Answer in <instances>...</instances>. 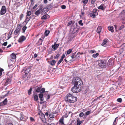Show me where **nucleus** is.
<instances>
[{
  "mask_svg": "<svg viewBox=\"0 0 125 125\" xmlns=\"http://www.w3.org/2000/svg\"><path fill=\"white\" fill-rule=\"evenodd\" d=\"M7 100L6 99H4V101L2 102L5 105H6L7 104Z\"/></svg>",
  "mask_w": 125,
  "mask_h": 125,
  "instance_id": "obj_35",
  "label": "nucleus"
},
{
  "mask_svg": "<svg viewBox=\"0 0 125 125\" xmlns=\"http://www.w3.org/2000/svg\"><path fill=\"white\" fill-rule=\"evenodd\" d=\"M91 113L90 111H88L86 112L85 113V114L86 115H88Z\"/></svg>",
  "mask_w": 125,
  "mask_h": 125,
  "instance_id": "obj_37",
  "label": "nucleus"
},
{
  "mask_svg": "<svg viewBox=\"0 0 125 125\" xmlns=\"http://www.w3.org/2000/svg\"><path fill=\"white\" fill-rule=\"evenodd\" d=\"M65 57V54H63L61 57V59L63 60V59Z\"/></svg>",
  "mask_w": 125,
  "mask_h": 125,
  "instance_id": "obj_55",
  "label": "nucleus"
},
{
  "mask_svg": "<svg viewBox=\"0 0 125 125\" xmlns=\"http://www.w3.org/2000/svg\"><path fill=\"white\" fill-rule=\"evenodd\" d=\"M45 91V89L44 88H42L41 89L40 92L41 93H43Z\"/></svg>",
  "mask_w": 125,
  "mask_h": 125,
  "instance_id": "obj_44",
  "label": "nucleus"
},
{
  "mask_svg": "<svg viewBox=\"0 0 125 125\" xmlns=\"http://www.w3.org/2000/svg\"><path fill=\"white\" fill-rule=\"evenodd\" d=\"M21 26L20 25H18L17 27V28L16 30L19 31H20L21 28Z\"/></svg>",
  "mask_w": 125,
  "mask_h": 125,
  "instance_id": "obj_23",
  "label": "nucleus"
},
{
  "mask_svg": "<svg viewBox=\"0 0 125 125\" xmlns=\"http://www.w3.org/2000/svg\"><path fill=\"white\" fill-rule=\"evenodd\" d=\"M31 14V12L29 11H27V16H30Z\"/></svg>",
  "mask_w": 125,
  "mask_h": 125,
  "instance_id": "obj_30",
  "label": "nucleus"
},
{
  "mask_svg": "<svg viewBox=\"0 0 125 125\" xmlns=\"http://www.w3.org/2000/svg\"><path fill=\"white\" fill-rule=\"evenodd\" d=\"M49 16V15H44L43 16H42V19H44V20H45V19H47V16Z\"/></svg>",
  "mask_w": 125,
  "mask_h": 125,
  "instance_id": "obj_24",
  "label": "nucleus"
},
{
  "mask_svg": "<svg viewBox=\"0 0 125 125\" xmlns=\"http://www.w3.org/2000/svg\"><path fill=\"white\" fill-rule=\"evenodd\" d=\"M122 23L123 24L125 23V18L123 20Z\"/></svg>",
  "mask_w": 125,
  "mask_h": 125,
  "instance_id": "obj_59",
  "label": "nucleus"
},
{
  "mask_svg": "<svg viewBox=\"0 0 125 125\" xmlns=\"http://www.w3.org/2000/svg\"><path fill=\"white\" fill-rule=\"evenodd\" d=\"M11 81V80L10 79L8 78L7 79L5 82L4 83V85L5 86H7L9 84L11 83L10 82Z\"/></svg>",
  "mask_w": 125,
  "mask_h": 125,
  "instance_id": "obj_8",
  "label": "nucleus"
},
{
  "mask_svg": "<svg viewBox=\"0 0 125 125\" xmlns=\"http://www.w3.org/2000/svg\"><path fill=\"white\" fill-rule=\"evenodd\" d=\"M82 122L81 121H80L79 120H78L77 121V125H80L81 123Z\"/></svg>",
  "mask_w": 125,
  "mask_h": 125,
  "instance_id": "obj_42",
  "label": "nucleus"
},
{
  "mask_svg": "<svg viewBox=\"0 0 125 125\" xmlns=\"http://www.w3.org/2000/svg\"><path fill=\"white\" fill-rule=\"evenodd\" d=\"M104 4H102L98 7V8L99 9H101L103 10H104L105 8V7H104Z\"/></svg>",
  "mask_w": 125,
  "mask_h": 125,
  "instance_id": "obj_11",
  "label": "nucleus"
},
{
  "mask_svg": "<svg viewBox=\"0 0 125 125\" xmlns=\"http://www.w3.org/2000/svg\"><path fill=\"white\" fill-rule=\"evenodd\" d=\"M68 116V115L66 113L65 114L64 116V117L66 118Z\"/></svg>",
  "mask_w": 125,
  "mask_h": 125,
  "instance_id": "obj_60",
  "label": "nucleus"
},
{
  "mask_svg": "<svg viewBox=\"0 0 125 125\" xmlns=\"http://www.w3.org/2000/svg\"><path fill=\"white\" fill-rule=\"evenodd\" d=\"M56 62V61L55 60H53L51 62L50 64L51 65L53 66L55 65Z\"/></svg>",
  "mask_w": 125,
  "mask_h": 125,
  "instance_id": "obj_19",
  "label": "nucleus"
},
{
  "mask_svg": "<svg viewBox=\"0 0 125 125\" xmlns=\"http://www.w3.org/2000/svg\"><path fill=\"white\" fill-rule=\"evenodd\" d=\"M6 9L5 6H2L0 10V14L1 15H4L6 13Z\"/></svg>",
  "mask_w": 125,
  "mask_h": 125,
  "instance_id": "obj_4",
  "label": "nucleus"
},
{
  "mask_svg": "<svg viewBox=\"0 0 125 125\" xmlns=\"http://www.w3.org/2000/svg\"><path fill=\"white\" fill-rule=\"evenodd\" d=\"M26 39L25 36H21L19 38L18 41L19 42H21L24 41Z\"/></svg>",
  "mask_w": 125,
  "mask_h": 125,
  "instance_id": "obj_7",
  "label": "nucleus"
},
{
  "mask_svg": "<svg viewBox=\"0 0 125 125\" xmlns=\"http://www.w3.org/2000/svg\"><path fill=\"white\" fill-rule=\"evenodd\" d=\"M75 52L72 54V55L71 56L72 59H74L76 58V56L75 55Z\"/></svg>",
  "mask_w": 125,
  "mask_h": 125,
  "instance_id": "obj_27",
  "label": "nucleus"
},
{
  "mask_svg": "<svg viewBox=\"0 0 125 125\" xmlns=\"http://www.w3.org/2000/svg\"><path fill=\"white\" fill-rule=\"evenodd\" d=\"M102 29V27L101 26L98 27L97 30V32L99 33H100Z\"/></svg>",
  "mask_w": 125,
  "mask_h": 125,
  "instance_id": "obj_15",
  "label": "nucleus"
},
{
  "mask_svg": "<svg viewBox=\"0 0 125 125\" xmlns=\"http://www.w3.org/2000/svg\"><path fill=\"white\" fill-rule=\"evenodd\" d=\"M30 20V17H27V16H26V19L25 21V22H26L27 21V23Z\"/></svg>",
  "mask_w": 125,
  "mask_h": 125,
  "instance_id": "obj_31",
  "label": "nucleus"
},
{
  "mask_svg": "<svg viewBox=\"0 0 125 125\" xmlns=\"http://www.w3.org/2000/svg\"><path fill=\"white\" fill-rule=\"evenodd\" d=\"M90 15L91 17H93V18H94L95 17L96 15V14H94V13L91 12L90 13Z\"/></svg>",
  "mask_w": 125,
  "mask_h": 125,
  "instance_id": "obj_17",
  "label": "nucleus"
},
{
  "mask_svg": "<svg viewBox=\"0 0 125 125\" xmlns=\"http://www.w3.org/2000/svg\"><path fill=\"white\" fill-rule=\"evenodd\" d=\"M32 91L31 88H30V89L28 91V94L29 95H30L31 94V92Z\"/></svg>",
  "mask_w": 125,
  "mask_h": 125,
  "instance_id": "obj_39",
  "label": "nucleus"
},
{
  "mask_svg": "<svg viewBox=\"0 0 125 125\" xmlns=\"http://www.w3.org/2000/svg\"><path fill=\"white\" fill-rule=\"evenodd\" d=\"M108 40L107 39H105L103 40V42L101 44V45L104 46L108 42Z\"/></svg>",
  "mask_w": 125,
  "mask_h": 125,
  "instance_id": "obj_12",
  "label": "nucleus"
},
{
  "mask_svg": "<svg viewBox=\"0 0 125 125\" xmlns=\"http://www.w3.org/2000/svg\"><path fill=\"white\" fill-rule=\"evenodd\" d=\"M117 101L119 102H121L122 101V99L121 98H120L117 99Z\"/></svg>",
  "mask_w": 125,
  "mask_h": 125,
  "instance_id": "obj_48",
  "label": "nucleus"
},
{
  "mask_svg": "<svg viewBox=\"0 0 125 125\" xmlns=\"http://www.w3.org/2000/svg\"><path fill=\"white\" fill-rule=\"evenodd\" d=\"M118 117H116L115 119V120L114 121V122L113 123V125H116V121H117L118 120V119H117Z\"/></svg>",
  "mask_w": 125,
  "mask_h": 125,
  "instance_id": "obj_32",
  "label": "nucleus"
},
{
  "mask_svg": "<svg viewBox=\"0 0 125 125\" xmlns=\"http://www.w3.org/2000/svg\"><path fill=\"white\" fill-rule=\"evenodd\" d=\"M72 23V21H70V22H69L67 26H69V25H70Z\"/></svg>",
  "mask_w": 125,
  "mask_h": 125,
  "instance_id": "obj_54",
  "label": "nucleus"
},
{
  "mask_svg": "<svg viewBox=\"0 0 125 125\" xmlns=\"http://www.w3.org/2000/svg\"><path fill=\"white\" fill-rule=\"evenodd\" d=\"M105 97L104 95H102L101 96H99L97 98L98 99H99L100 100L102 99L103 98Z\"/></svg>",
  "mask_w": 125,
  "mask_h": 125,
  "instance_id": "obj_25",
  "label": "nucleus"
},
{
  "mask_svg": "<svg viewBox=\"0 0 125 125\" xmlns=\"http://www.w3.org/2000/svg\"><path fill=\"white\" fill-rule=\"evenodd\" d=\"M30 68H27V69L25 70V72L24 73H29V72L30 71Z\"/></svg>",
  "mask_w": 125,
  "mask_h": 125,
  "instance_id": "obj_29",
  "label": "nucleus"
},
{
  "mask_svg": "<svg viewBox=\"0 0 125 125\" xmlns=\"http://www.w3.org/2000/svg\"><path fill=\"white\" fill-rule=\"evenodd\" d=\"M59 56H60L59 54H56V55L54 57V59H57L58 58Z\"/></svg>",
  "mask_w": 125,
  "mask_h": 125,
  "instance_id": "obj_38",
  "label": "nucleus"
},
{
  "mask_svg": "<svg viewBox=\"0 0 125 125\" xmlns=\"http://www.w3.org/2000/svg\"><path fill=\"white\" fill-rule=\"evenodd\" d=\"M98 66L101 68H105L106 66V62L103 60H100L98 62Z\"/></svg>",
  "mask_w": 125,
  "mask_h": 125,
  "instance_id": "obj_3",
  "label": "nucleus"
},
{
  "mask_svg": "<svg viewBox=\"0 0 125 125\" xmlns=\"http://www.w3.org/2000/svg\"><path fill=\"white\" fill-rule=\"evenodd\" d=\"M97 9H94L92 12L94 13V14H96V12H97Z\"/></svg>",
  "mask_w": 125,
  "mask_h": 125,
  "instance_id": "obj_49",
  "label": "nucleus"
},
{
  "mask_svg": "<svg viewBox=\"0 0 125 125\" xmlns=\"http://www.w3.org/2000/svg\"><path fill=\"white\" fill-rule=\"evenodd\" d=\"M72 51V50L70 49L67 51V53H66V55H67V54H70Z\"/></svg>",
  "mask_w": 125,
  "mask_h": 125,
  "instance_id": "obj_20",
  "label": "nucleus"
},
{
  "mask_svg": "<svg viewBox=\"0 0 125 125\" xmlns=\"http://www.w3.org/2000/svg\"><path fill=\"white\" fill-rule=\"evenodd\" d=\"M10 60L11 61H13L16 58V56L15 54L14 53H12L10 55Z\"/></svg>",
  "mask_w": 125,
  "mask_h": 125,
  "instance_id": "obj_6",
  "label": "nucleus"
},
{
  "mask_svg": "<svg viewBox=\"0 0 125 125\" xmlns=\"http://www.w3.org/2000/svg\"><path fill=\"white\" fill-rule=\"evenodd\" d=\"M47 125H55L54 123H52L50 124L49 123H48L46 122L45 123Z\"/></svg>",
  "mask_w": 125,
  "mask_h": 125,
  "instance_id": "obj_40",
  "label": "nucleus"
},
{
  "mask_svg": "<svg viewBox=\"0 0 125 125\" xmlns=\"http://www.w3.org/2000/svg\"><path fill=\"white\" fill-rule=\"evenodd\" d=\"M50 32V31L49 30H47L45 31V35L46 36H47L48 35V34H49Z\"/></svg>",
  "mask_w": 125,
  "mask_h": 125,
  "instance_id": "obj_22",
  "label": "nucleus"
},
{
  "mask_svg": "<svg viewBox=\"0 0 125 125\" xmlns=\"http://www.w3.org/2000/svg\"><path fill=\"white\" fill-rule=\"evenodd\" d=\"M88 0H82V2L84 6H85L88 3Z\"/></svg>",
  "mask_w": 125,
  "mask_h": 125,
  "instance_id": "obj_16",
  "label": "nucleus"
},
{
  "mask_svg": "<svg viewBox=\"0 0 125 125\" xmlns=\"http://www.w3.org/2000/svg\"><path fill=\"white\" fill-rule=\"evenodd\" d=\"M61 8L63 9H64L66 8V6L64 5H62L61 6Z\"/></svg>",
  "mask_w": 125,
  "mask_h": 125,
  "instance_id": "obj_52",
  "label": "nucleus"
},
{
  "mask_svg": "<svg viewBox=\"0 0 125 125\" xmlns=\"http://www.w3.org/2000/svg\"><path fill=\"white\" fill-rule=\"evenodd\" d=\"M29 75L28 73H25L23 76V79L25 80H27L29 79Z\"/></svg>",
  "mask_w": 125,
  "mask_h": 125,
  "instance_id": "obj_9",
  "label": "nucleus"
},
{
  "mask_svg": "<svg viewBox=\"0 0 125 125\" xmlns=\"http://www.w3.org/2000/svg\"><path fill=\"white\" fill-rule=\"evenodd\" d=\"M63 60L62 59H61L60 60L58 61L57 63V64L59 65V64Z\"/></svg>",
  "mask_w": 125,
  "mask_h": 125,
  "instance_id": "obj_50",
  "label": "nucleus"
},
{
  "mask_svg": "<svg viewBox=\"0 0 125 125\" xmlns=\"http://www.w3.org/2000/svg\"><path fill=\"white\" fill-rule=\"evenodd\" d=\"M108 29L111 32H114L113 27L112 26H109Z\"/></svg>",
  "mask_w": 125,
  "mask_h": 125,
  "instance_id": "obj_14",
  "label": "nucleus"
},
{
  "mask_svg": "<svg viewBox=\"0 0 125 125\" xmlns=\"http://www.w3.org/2000/svg\"><path fill=\"white\" fill-rule=\"evenodd\" d=\"M41 88V87H38L36 90V92L38 93L40 92Z\"/></svg>",
  "mask_w": 125,
  "mask_h": 125,
  "instance_id": "obj_28",
  "label": "nucleus"
},
{
  "mask_svg": "<svg viewBox=\"0 0 125 125\" xmlns=\"http://www.w3.org/2000/svg\"><path fill=\"white\" fill-rule=\"evenodd\" d=\"M23 17V14H21L20 16V19L21 20H22V18Z\"/></svg>",
  "mask_w": 125,
  "mask_h": 125,
  "instance_id": "obj_57",
  "label": "nucleus"
},
{
  "mask_svg": "<svg viewBox=\"0 0 125 125\" xmlns=\"http://www.w3.org/2000/svg\"><path fill=\"white\" fill-rule=\"evenodd\" d=\"M99 55V54L98 53H96L95 54H94L93 55V57L95 58L97 57Z\"/></svg>",
  "mask_w": 125,
  "mask_h": 125,
  "instance_id": "obj_34",
  "label": "nucleus"
},
{
  "mask_svg": "<svg viewBox=\"0 0 125 125\" xmlns=\"http://www.w3.org/2000/svg\"><path fill=\"white\" fill-rule=\"evenodd\" d=\"M30 119L32 121H34V118L32 117H30Z\"/></svg>",
  "mask_w": 125,
  "mask_h": 125,
  "instance_id": "obj_58",
  "label": "nucleus"
},
{
  "mask_svg": "<svg viewBox=\"0 0 125 125\" xmlns=\"http://www.w3.org/2000/svg\"><path fill=\"white\" fill-rule=\"evenodd\" d=\"M42 40L41 38H40L38 41V42L40 44H42Z\"/></svg>",
  "mask_w": 125,
  "mask_h": 125,
  "instance_id": "obj_43",
  "label": "nucleus"
},
{
  "mask_svg": "<svg viewBox=\"0 0 125 125\" xmlns=\"http://www.w3.org/2000/svg\"><path fill=\"white\" fill-rule=\"evenodd\" d=\"M79 24L81 26H83V23L82 22V20H80V21L79 22Z\"/></svg>",
  "mask_w": 125,
  "mask_h": 125,
  "instance_id": "obj_47",
  "label": "nucleus"
},
{
  "mask_svg": "<svg viewBox=\"0 0 125 125\" xmlns=\"http://www.w3.org/2000/svg\"><path fill=\"white\" fill-rule=\"evenodd\" d=\"M55 44H54L52 46V48L54 49V50H55L57 49V47L59 46V45L58 44H57L55 43Z\"/></svg>",
  "mask_w": 125,
  "mask_h": 125,
  "instance_id": "obj_13",
  "label": "nucleus"
},
{
  "mask_svg": "<svg viewBox=\"0 0 125 125\" xmlns=\"http://www.w3.org/2000/svg\"><path fill=\"white\" fill-rule=\"evenodd\" d=\"M19 31L16 30L14 32V34L16 35L19 32Z\"/></svg>",
  "mask_w": 125,
  "mask_h": 125,
  "instance_id": "obj_36",
  "label": "nucleus"
},
{
  "mask_svg": "<svg viewBox=\"0 0 125 125\" xmlns=\"http://www.w3.org/2000/svg\"><path fill=\"white\" fill-rule=\"evenodd\" d=\"M38 98L37 95H35L34 96V101H37L38 99Z\"/></svg>",
  "mask_w": 125,
  "mask_h": 125,
  "instance_id": "obj_21",
  "label": "nucleus"
},
{
  "mask_svg": "<svg viewBox=\"0 0 125 125\" xmlns=\"http://www.w3.org/2000/svg\"><path fill=\"white\" fill-rule=\"evenodd\" d=\"M63 118H61L60 119V120H59V121L60 123L62 125H64V123H63Z\"/></svg>",
  "mask_w": 125,
  "mask_h": 125,
  "instance_id": "obj_26",
  "label": "nucleus"
},
{
  "mask_svg": "<svg viewBox=\"0 0 125 125\" xmlns=\"http://www.w3.org/2000/svg\"><path fill=\"white\" fill-rule=\"evenodd\" d=\"M122 13L125 14V10H123V11L122 12Z\"/></svg>",
  "mask_w": 125,
  "mask_h": 125,
  "instance_id": "obj_64",
  "label": "nucleus"
},
{
  "mask_svg": "<svg viewBox=\"0 0 125 125\" xmlns=\"http://www.w3.org/2000/svg\"><path fill=\"white\" fill-rule=\"evenodd\" d=\"M124 28V26L123 25H122L120 27L119 30H121L123 28Z\"/></svg>",
  "mask_w": 125,
  "mask_h": 125,
  "instance_id": "obj_51",
  "label": "nucleus"
},
{
  "mask_svg": "<svg viewBox=\"0 0 125 125\" xmlns=\"http://www.w3.org/2000/svg\"><path fill=\"white\" fill-rule=\"evenodd\" d=\"M77 29L75 28H74L73 29V31H72V32L73 33H75L77 31Z\"/></svg>",
  "mask_w": 125,
  "mask_h": 125,
  "instance_id": "obj_46",
  "label": "nucleus"
},
{
  "mask_svg": "<svg viewBox=\"0 0 125 125\" xmlns=\"http://www.w3.org/2000/svg\"><path fill=\"white\" fill-rule=\"evenodd\" d=\"M11 44H9L7 47V48H10V47H11Z\"/></svg>",
  "mask_w": 125,
  "mask_h": 125,
  "instance_id": "obj_61",
  "label": "nucleus"
},
{
  "mask_svg": "<svg viewBox=\"0 0 125 125\" xmlns=\"http://www.w3.org/2000/svg\"><path fill=\"white\" fill-rule=\"evenodd\" d=\"M43 94L42 93L40 94H39V97L40 98V100L42 101H43L44 100L43 97Z\"/></svg>",
  "mask_w": 125,
  "mask_h": 125,
  "instance_id": "obj_10",
  "label": "nucleus"
},
{
  "mask_svg": "<svg viewBox=\"0 0 125 125\" xmlns=\"http://www.w3.org/2000/svg\"><path fill=\"white\" fill-rule=\"evenodd\" d=\"M114 60L113 59H110L108 60L107 65L109 66H112L114 65Z\"/></svg>",
  "mask_w": 125,
  "mask_h": 125,
  "instance_id": "obj_5",
  "label": "nucleus"
},
{
  "mask_svg": "<svg viewBox=\"0 0 125 125\" xmlns=\"http://www.w3.org/2000/svg\"><path fill=\"white\" fill-rule=\"evenodd\" d=\"M65 100L67 102L73 103L76 101L77 100V98L74 97L72 94H68L65 98Z\"/></svg>",
  "mask_w": 125,
  "mask_h": 125,
  "instance_id": "obj_2",
  "label": "nucleus"
},
{
  "mask_svg": "<svg viewBox=\"0 0 125 125\" xmlns=\"http://www.w3.org/2000/svg\"><path fill=\"white\" fill-rule=\"evenodd\" d=\"M49 116L51 118H53L54 116L52 113H51L49 115Z\"/></svg>",
  "mask_w": 125,
  "mask_h": 125,
  "instance_id": "obj_33",
  "label": "nucleus"
},
{
  "mask_svg": "<svg viewBox=\"0 0 125 125\" xmlns=\"http://www.w3.org/2000/svg\"><path fill=\"white\" fill-rule=\"evenodd\" d=\"M74 84V87L71 89V91L73 93H78L80 90V86L83 84V82L81 79L79 77H74L73 81Z\"/></svg>",
  "mask_w": 125,
  "mask_h": 125,
  "instance_id": "obj_1",
  "label": "nucleus"
},
{
  "mask_svg": "<svg viewBox=\"0 0 125 125\" xmlns=\"http://www.w3.org/2000/svg\"><path fill=\"white\" fill-rule=\"evenodd\" d=\"M7 44V42H4L3 43V45L4 46H6Z\"/></svg>",
  "mask_w": 125,
  "mask_h": 125,
  "instance_id": "obj_53",
  "label": "nucleus"
},
{
  "mask_svg": "<svg viewBox=\"0 0 125 125\" xmlns=\"http://www.w3.org/2000/svg\"><path fill=\"white\" fill-rule=\"evenodd\" d=\"M47 0H44V3L45 4L47 3Z\"/></svg>",
  "mask_w": 125,
  "mask_h": 125,
  "instance_id": "obj_63",
  "label": "nucleus"
},
{
  "mask_svg": "<svg viewBox=\"0 0 125 125\" xmlns=\"http://www.w3.org/2000/svg\"><path fill=\"white\" fill-rule=\"evenodd\" d=\"M84 115V113L83 112L79 114V116L81 117H82Z\"/></svg>",
  "mask_w": 125,
  "mask_h": 125,
  "instance_id": "obj_41",
  "label": "nucleus"
},
{
  "mask_svg": "<svg viewBox=\"0 0 125 125\" xmlns=\"http://www.w3.org/2000/svg\"><path fill=\"white\" fill-rule=\"evenodd\" d=\"M37 54L35 53L34 55V58H36L37 57Z\"/></svg>",
  "mask_w": 125,
  "mask_h": 125,
  "instance_id": "obj_62",
  "label": "nucleus"
},
{
  "mask_svg": "<svg viewBox=\"0 0 125 125\" xmlns=\"http://www.w3.org/2000/svg\"><path fill=\"white\" fill-rule=\"evenodd\" d=\"M27 28V27L26 26H24L22 29V30L24 32L26 29Z\"/></svg>",
  "mask_w": 125,
  "mask_h": 125,
  "instance_id": "obj_45",
  "label": "nucleus"
},
{
  "mask_svg": "<svg viewBox=\"0 0 125 125\" xmlns=\"http://www.w3.org/2000/svg\"><path fill=\"white\" fill-rule=\"evenodd\" d=\"M41 12V10H38L35 12V15L38 16L40 14Z\"/></svg>",
  "mask_w": 125,
  "mask_h": 125,
  "instance_id": "obj_18",
  "label": "nucleus"
},
{
  "mask_svg": "<svg viewBox=\"0 0 125 125\" xmlns=\"http://www.w3.org/2000/svg\"><path fill=\"white\" fill-rule=\"evenodd\" d=\"M4 104L2 102L0 103V106H2L4 105Z\"/></svg>",
  "mask_w": 125,
  "mask_h": 125,
  "instance_id": "obj_56",
  "label": "nucleus"
}]
</instances>
